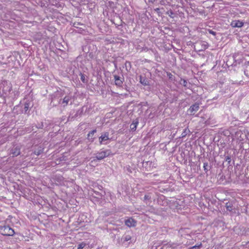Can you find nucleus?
Segmentation results:
<instances>
[{
	"mask_svg": "<svg viewBox=\"0 0 249 249\" xmlns=\"http://www.w3.org/2000/svg\"><path fill=\"white\" fill-rule=\"evenodd\" d=\"M0 231L2 235L5 236H13L15 233L14 230L8 226H0Z\"/></svg>",
	"mask_w": 249,
	"mask_h": 249,
	"instance_id": "nucleus-1",
	"label": "nucleus"
},
{
	"mask_svg": "<svg viewBox=\"0 0 249 249\" xmlns=\"http://www.w3.org/2000/svg\"><path fill=\"white\" fill-rule=\"evenodd\" d=\"M110 154L109 150H106L102 151L97 153L95 158L98 160H101L106 157H108Z\"/></svg>",
	"mask_w": 249,
	"mask_h": 249,
	"instance_id": "nucleus-2",
	"label": "nucleus"
},
{
	"mask_svg": "<svg viewBox=\"0 0 249 249\" xmlns=\"http://www.w3.org/2000/svg\"><path fill=\"white\" fill-rule=\"evenodd\" d=\"M109 139V133L107 132H104L99 138V143L100 144H106L107 143V141Z\"/></svg>",
	"mask_w": 249,
	"mask_h": 249,
	"instance_id": "nucleus-3",
	"label": "nucleus"
},
{
	"mask_svg": "<svg viewBox=\"0 0 249 249\" xmlns=\"http://www.w3.org/2000/svg\"><path fill=\"white\" fill-rule=\"evenodd\" d=\"M2 85L3 86V90L10 91L12 90V85L10 82L3 80Z\"/></svg>",
	"mask_w": 249,
	"mask_h": 249,
	"instance_id": "nucleus-4",
	"label": "nucleus"
},
{
	"mask_svg": "<svg viewBox=\"0 0 249 249\" xmlns=\"http://www.w3.org/2000/svg\"><path fill=\"white\" fill-rule=\"evenodd\" d=\"M71 100V97L70 96H66L62 100H60L59 104H61L63 107H65L68 105L69 101Z\"/></svg>",
	"mask_w": 249,
	"mask_h": 249,
	"instance_id": "nucleus-5",
	"label": "nucleus"
},
{
	"mask_svg": "<svg viewBox=\"0 0 249 249\" xmlns=\"http://www.w3.org/2000/svg\"><path fill=\"white\" fill-rule=\"evenodd\" d=\"M20 147L18 146H14L11 150V154L13 157H16L20 154Z\"/></svg>",
	"mask_w": 249,
	"mask_h": 249,
	"instance_id": "nucleus-6",
	"label": "nucleus"
},
{
	"mask_svg": "<svg viewBox=\"0 0 249 249\" xmlns=\"http://www.w3.org/2000/svg\"><path fill=\"white\" fill-rule=\"evenodd\" d=\"M199 108V104L197 103H195L190 107L188 111L191 114H194L195 112L198 110Z\"/></svg>",
	"mask_w": 249,
	"mask_h": 249,
	"instance_id": "nucleus-7",
	"label": "nucleus"
},
{
	"mask_svg": "<svg viewBox=\"0 0 249 249\" xmlns=\"http://www.w3.org/2000/svg\"><path fill=\"white\" fill-rule=\"evenodd\" d=\"M125 225L128 227H134L136 226V222L133 218H129L125 220Z\"/></svg>",
	"mask_w": 249,
	"mask_h": 249,
	"instance_id": "nucleus-8",
	"label": "nucleus"
},
{
	"mask_svg": "<svg viewBox=\"0 0 249 249\" xmlns=\"http://www.w3.org/2000/svg\"><path fill=\"white\" fill-rule=\"evenodd\" d=\"M232 27H241L243 25V23L239 20L232 21L231 23Z\"/></svg>",
	"mask_w": 249,
	"mask_h": 249,
	"instance_id": "nucleus-9",
	"label": "nucleus"
},
{
	"mask_svg": "<svg viewBox=\"0 0 249 249\" xmlns=\"http://www.w3.org/2000/svg\"><path fill=\"white\" fill-rule=\"evenodd\" d=\"M114 78L115 85L119 87L121 86L123 84V81L121 79V78L117 75H114Z\"/></svg>",
	"mask_w": 249,
	"mask_h": 249,
	"instance_id": "nucleus-10",
	"label": "nucleus"
},
{
	"mask_svg": "<svg viewBox=\"0 0 249 249\" xmlns=\"http://www.w3.org/2000/svg\"><path fill=\"white\" fill-rule=\"evenodd\" d=\"M96 132V130H93L92 131L89 132L88 135V139L91 142H93L94 138L93 135Z\"/></svg>",
	"mask_w": 249,
	"mask_h": 249,
	"instance_id": "nucleus-11",
	"label": "nucleus"
},
{
	"mask_svg": "<svg viewBox=\"0 0 249 249\" xmlns=\"http://www.w3.org/2000/svg\"><path fill=\"white\" fill-rule=\"evenodd\" d=\"M140 82L144 86H147L149 85V82L148 80L145 77H143L142 76H140Z\"/></svg>",
	"mask_w": 249,
	"mask_h": 249,
	"instance_id": "nucleus-12",
	"label": "nucleus"
},
{
	"mask_svg": "<svg viewBox=\"0 0 249 249\" xmlns=\"http://www.w3.org/2000/svg\"><path fill=\"white\" fill-rule=\"evenodd\" d=\"M200 45L201 46V50H204L207 49L209 47V44L205 41H201L200 42Z\"/></svg>",
	"mask_w": 249,
	"mask_h": 249,
	"instance_id": "nucleus-13",
	"label": "nucleus"
},
{
	"mask_svg": "<svg viewBox=\"0 0 249 249\" xmlns=\"http://www.w3.org/2000/svg\"><path fill=\"white\" fill-rule=\"evenodd\" d=\"M138 121H134L131 124H130V128L131 129V130L132 131H134L136 130V128H137V125L138 124Z\"/></svg>",
	"mask_w": 249,
	"mask_h": 249,
	"instance_id": "nucleus-14",
	"label": "nucleus"
},
{
	"mask_svg": "<svg viewBox=\"0 0 249 249\" xmlns=\"http://www.w3.org/2000/svg\"><path fill=\"white\" fill-rule=\"evenodd\" d=\"M175 247V245L174 244H167L163 246L162 249H173Z\"/></svg>",
	"mask_w": 249,
	"mask_h": 249,
	"instance_id": "nucleus-15",
	"label": "nucleus"
},
{
	"mask_svg": "<svg viewBox=\"0 0 249 249\" xmlns=\"http://www.w3.org/2000/svg\"><path fill=\"white\" fill-rule=\"evenodd\" d=\"M190 132V130L188 128H186L183 132L181 133L180 137L183 138L186 136L187 134Z\"/></svg>",
	"mask_w": 249,
	"mask_h": 249,
	"instance_id": "nucleus-16",
	"label": "nucleus"
},
{
	"mask_svg": "<svg viewBox=\"0 0 249 249\" xmlns=\"http://www.w3.org/2000/svg\"><path fill=\"white\" fill-rule=\"evenodd\" d=\"M226 208L227 211L231 212L232 210V205L231 203L228 202L226 204Z\"/></svg>",
	"mask_w": 249,
	"mask_h": 249,
	"instance_id": "nucleus-17",
	"label": "nucleus"
},
{
	"mask_svg": "<svg viewBox=\"0 0 249 249\" xmlns=\"http://www.w3.org/2000/svg\"><path fill=\"white\" fill-rule=\"evenodd\" d=\"M31 106V104L30 102H25L24 105V109L25 112H26L30 108Z\"/></svg>",
	"mask_w": 249,
	"mask_h": 249,
	"instance_id": "nucleus-18",
	"label": "nucleus"
},
{
	"mask_svg": "<svg viewBox=\"0 0 249 249\" xmlns=\"http://www.w3.org/2000/svg\"><path fill=\"white\" fill-rule=\"evenodd\" d=\"M86 246L87 244L84 242H82L78 245L77 249H83Z\"/></svg>",
	"mask_w": 249,
	"mask_h": 249,
	"instance_id": "nucleus-19",
	"label": "nucleus"
},
{
	"mask_svg": "<svg viewBox=\"0 0 249 249\" xmlns=\"http://www.w3.org/2000/svg\"><path fill=\"white\" fill-rule=\"evenodd\" d=\"M202 244L200 243L190 248L189 249H200L202 247Z\"/></svg>",
	"mask_w": 249,
	"mask_h": 249,
	"instance_id": "nucleus-20",
	"label": "nucleus"
},
{
	"mask_svg": "<svg viewBox=\"0 0 249 249\" xmlns=\"http://www.w3.org/2000/svg\"><path fill=\"white\" fill-rule=\"evenodd\" d=\"M43 152V149H42L41 148H40L39 149H38L37 150H36L34 151V153L37 155V156H39L40 154H41Z\"/></svg>",
	"mask_w": 249,
	"mask_h": 249,
	"instance_id": "nucleus-21",
	"label": "nucleus"
},
{
	"mask_svg": "<svg viewBox=\"0 0 249 249\" xmlns=\"http://www.w3.org/2000/svg\"><path fill=\"white\" fill-rule=\"evenodd\" d=\"M80 75H81V81L83 83H86V79L85 75L84 74H82V73H81Z\"/></svg>",
	"mask_w": 249,
	"mask_h": 249,
	"instance_id": "nucleus-22",
	"label": "nucleus"
},
{
	"mask_svg": "<svg viewBox=\"0 0 249 249\" xmlns=\"http://www.w3.org/2000/svg\"><path fill=\"white\" fill-rule=\"evenodd\" d=\"M208 165V164L207 162H205L203 163V168L204 171L207 172L208 171V169H207V166Z\"/></svg>",
	"mask_w": 249,
	"mask_h": 249,
	"instance_id": "nucleus-23",
	"label": "nucleus"
},
{
	"mask_svg": "<svg viewBox=\"0 0 249 249\" xmlns=\"http://www.w3.org/2000/svg\"><path fill=\"white\" fill-rule=\"evenodd\" d=\"M225 160L230 163L231 161V158L230 156H228L225 157Z\"/></svg>",
	"mask_w": 249,
	"mask_h": 249,
	"instance_id": "nucleus-24",
	"label": "nucleus"
},
{
	"mask_svg": "<svg viewBox=\"0 0 249 249\" xmlns=\"http://www.w3.org/2000/svg\"><path fill=\"white\" fill-rule=\"evenodd\" d=\"M167 14L170 17L173 18L172 15H174V13L172 10H170L167 12Z\"/></svg>",
	"mask_w": 249,
	"mask_h": 249,
	"instance_id": "nucleus-25",
	"label": "nucleus"
},
{
	"mask_svg": "<svg viewBox=\"0 0 249 249\" xmlns=\"http://www.w3.org/2000/svg\"><path fill=\"white\" fill-rule=\"evenodd\" d=\"M208 32L210 34H211L213 36H215L216 35V33L212 30L209 29Z\"/></svg>",
	"mask_w": 249,
	"mask_h": 249,
	"instance_id": "nucleus-26",
	"label": "nucleus"
},
{
	"mask_svg": "<svg viewBox=\"0 0 249 249\" xmlns=\"http://www.w3.org/2000/svg\"><path fill=\"white\" fill-rule=\"evenodd\" d=\"M151 197L149 196V195H145L144 197V200H147L150 199Z\"/></svg>",
	"mask_w": 249,
	"mask_h": 249,
	"instance_id": "nucleus-27",
	"label": "nucleus"
},
{
	"mask_svg": "<svg viewBox=\"0 0 249 249\" xmlns=\"http://www.w3.org/2000/svg\"><path fill=\"white\" fill-rule=\"evenodd\" d=\"M131 239V237L129 235H126L125 237V240L128 241Z\"/></svg>",
	"mask_w": 249,
	"mask_h": 249,
	"instance_id": "nucleus-28",
	"label": "nucleus"
},
{
	"mask_svg": "<svg viewBox=\"0 0 249 249\" xmlns=\"http://www.w3.org/2000/svg\"><path fill=\"white\" fill-rule=\"evenodd\" d=\"M187 81L186 80H183V86L184 87H187Z\"/></svg>",
	"mask_w": 249,
	"mask_h": 249,
	"instance_id": "nucleus-29",
	"label": "nucleus"
},
{
	"mask_svg": "<svg viewBox=\"0 0 249 249\" xmlns=\"http://www.w3.org/2000/svg\"><path fill=\"white\" fill-rule=\"evenodd\" d=\"M155 11L158 14L160 13V9L159 8H156L155 9Z\"/></svg>",
	"mask_w": 249,
	"mask_h": 249,
	"instance_id": "nucleus-30",
	"label": "nucleus"
},
{
	"mask_svg": "<svg viewBox=\"0 0 249 249\" xmlns=\"http://www.w3.org/2000/svg\"><path fill=\"white\" fill-rule=\"evenodd\" d=\"M156 0H148V2L153 3Z\"/></svg>",
	"mask_w": 249,
	"mask_h": 249,
	"instance_id": "nucleus-31",
	"label": "nucleus"
},
{
	"mask_svg": "<svg viewBox=\"0 0 249 249\" xmlns=\"http://www.w3.org/2000/svg\"><path fill=\"white\" fill-rule=\"evenodd\" d=\"M248 71V70H247L245 71V74L246 75H247V76H249V75H248V74L247 73V72Z\"/></svg>",
	"mask_w": 249,
	"mask_h": 249,
	"instance_id": "nucleus-32",
	"label": "nucleus"
}]
</instances>
